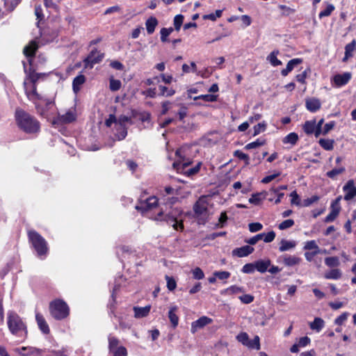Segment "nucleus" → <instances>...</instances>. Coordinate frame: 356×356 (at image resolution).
Listing matches in <instances>:
<instances>
[{
    "instance_id": "nucleus-3",
    "label": "nucleus",
    "mask_w": 356,
    "mask_h": 356,
    "mask_svg": "<svg viewBox=\"0 0 356 356\" xmlns=\"http://www.w3.org/2000/svg\"><path fill=\"white\" fill-rule=\"evenodd\" d=\"M28 236L38 255L39 257L45 256L48 252L46 240L34 230L29 231Z\"/></svg>"
},
{
    "instance_id": "nucleus-40",
    "label": "nucleus",
    "mask_w": 356,
    "mask_h": 356,
    "mask_svg": "<svg viewBox=\"0 0 356 356\" xmlns=\"http://www.w3.org/2000/svg\"><path fill=\"white\" fill-rule=\"evenodd\" d=\"M193 99L194 100L203 99L205 102H213L216 101L217 95L211 94L202 95L197 97H195Z\"/></svg>"
},
{
    "instance_id": "nucleus-54",
    "label": "nucleus",
    "mask_w": 356,
    "mask_h": 356,
    "mask_svg": "<svg viewBox=\"0 0 356 356\" xmlns=\"http://www.w3.org/2000/svg\"><path fill=\"white\" fill-rule=\"evenodd\" d=\"M348 315L349 314L348 312L341 314L334 320V323L338 325H342L347 320Z\"/></svg>"
},
{
    "instance_id": "nucleus-48",
    "label": "nucleus",
    "mask_w": 356,
    "mask_h": 356,
    "mask_svg": "<svg viewBox=\"0 0 356 356\" xmlns=\"http://www.w3.org/2000/svg\"><path fill=\"white\" fill-rule=\"evenodd\" d=\"M293 225H294V220L292 219H288V220H285L283 222H282L279 225L278 227L280 230H284V229L291 227Z\"/></svg>"
},
{
    "instance_id": "nucleus-26",
    "label": "nucleus",
    "mask_w": 356,
    "mask_h": 356,
    "mask_svg": "<svg viewBox=\"0 0 356 356\" xmlns=\"http://www.w3.org/2000/svg\"><path fill=\"white\" fill-rule=\"evenodd\" d=\"M341 271L338 268H334L326 272L324 277L327 280H339L341 277Z\"/></svg>"
},
{
    "instance_id": "nucleus-10",
    "label": "nucleus",
    "mask_w": 356,
    "mask_h": 356,
    "mask_svg": "<svg viewBox=\"0 0 356 356\" xmlns=\"http://www.w3.org/2000/svg\"><path fill=\"white\" fill-rule=\"evenodd\" d=\"M25 93L29 99L35 102L37 99H40L41 96L38 93L35 84L29 85L26 81H24Z\"/></svg>"
},
{
    "instance_id": "nucleus-41",
    "label": "nucleus",
    "mask_w": 356,
    "mask_h": 356,
    "mask_svg": "<svg viewBox=\"0 0 356 356\" xmlns=\"http://www.w3.org/2000/svg\"><path fill=\"white\" fill-rule=\"evenodd\" d=\"M334 10V6L332 4H327L326 8L319 13V18L321 19L323 17L330 16Z\"/></svg>"
},
{
    "instance_id": "nucleus-1",
    "label": "nucleus",
    "mask_w": 356,
    "mask_h": 356,
    "mask_svg": "<svg viewBox=\"0 0 356 356\" xmlns=\"http://www.w3.org/2000/svg\"><path fill=\"white\" fill-rule=\"evenodd\" d=\"M136 208L141 210L142 213L150 219L165 221L169 224L172 223V227L177 231L184 229L182 220H178L181 214V211L169 204L159 206L158 199L155 196L149 197L141 203L140 206H136Z\"/></svg>"
},
{
    "instance_id": "nucleus-39",
    "label": "nucleus",
    "mask_w": 356,
    "mask_h": 356,
    "mask_svg": "<svg viewBox=\"0 0 356 356\" xmlns=\"http://www.w3.org/2000/svg\"><path fill=\"white\" fill-rule=\"evenodd\" d=\"M159 89L161 92L160 95L162 96L171 97L175 93V90L161 85L159 86Z\"/></svg>"
},
{
    "instance_id": "nucleus-24",
    "label": "nucleus",
    "mask_w": 356,
    "mask_h": 356,
    "mask_svg": "<svg viewBox=\"0 0 356 356\" xmlns=\"http://www.w3.org/2000/svg\"><path fill=\"white\" fill-rule=\"evenodd\" d=\"M296 243L293 241H287L285 239H282L280 241L279 250L280 252H285L287 250H289L291 249H293L296 247Z\"/></svg>"
},
{
    "instance_id": "nucleus-51",
    "label": "nucleus",
    "mask_w": 356,
    "mask_h": 356,
    "mask_svg": "<svg viewBox=\"0 0 356 356\" xmlns=\"http://www.w3.org/2000/svg\"><path fill=\"white\" fill-rule=\"evenodd\" d=\"M302 59L300 58H293L289 61V63L286 65V67L291 72L293 68L300 64L302 63Z\"/></svg>"
},
{
    "instance_id": "nucleus-22",
    "label": "nucleus",
    "mask_w": 356,
    "mask_h": 356,
    "mask_svg": "<svg viewBox=\"0 0 356 356\" xmlns=\"http://www.w3.org/2000/svg\"><path fill=\"white\" fill-rule=\"evenodd\" d=\"M158 24V20L154 17H150L145 22L146 29L148 34H152Z\"/></svg>"
},
{
    "instance_id": "nucleus-47",
    "label": "nucleus",
    "mask_w": 356,
    "mask_h": 356,
    "mask_svg": "<svg viewBox=\"0 0 356 356\" xmlns=\"http://www.w3.org/2000/svg\"><path fill=\"white\" fill-rule=\"evenodd\" d=\"M222 10H216L215 13H211L209 15H206L203 17L205 19H210L211 21H215L217 18H220L222 16Z\"/></svg>"
},
{
    "instance_id": "nucleus-15",
    "label": "nucleus",
    "mask_w": 356,
    "mask_h": 356,
    "mask_svg": "<svg viewBox=\"0 0 356 356\" xmlns=\"http://www.w3.org/2000/svg\"><path fill=\"white\" fill-rule=\"evenodd\" d=\"M254 251V248L250 245H244L241 248H235L232 250V255L238 257H244L250 254Z\"/></svg>"
},
{
    "instance_id": "nucleus-58",
    "label": "nucleus",
    "mask_w": 356,
    "mask_h": 356,
    "mask_svg": "<svg viewBox=\"0 0 356 356\" xmlns=\"http://www.w3.org/2000/svg\"><path fill=\"white\" fill-rule=\"evenodd\" d=\"M239 299L244 304H250L254 300V297L250 294H245L239 296Z\"/></svg>"
},
{
    "instance_id": "nucleus-49",
    "label": "nucleus",
    "mask_w": 356,
    "mask_h": 356,
    "mask_svg": "<svg viewBox=\"0 0 356 356\" xmlns=\"http://www.w3.org/2000/svg\"><path fill=\"white\" fill-rule=\"evenodd\" d=\"M193 278L195 280H202L204 277V273L202 271V270L199 268L196 267L192 270Z\"/></svg>"
},
{
    "instance_id": "nucleus-55",
    "label": "nucleus",
    "mask_w": 356,
    "mask_h": 356,
    "mask_svg": "<svg viewBox=\"0 0 356 356\" xmlns=\"http://www.w3.org/2000/svg\"><path fill=\"white\" fill-rule=\"evenodd\" d=\"M165 280L167 281V287L170 291H173L175 289L177 286V284L175 280L168 275L165 276Z\"/></svg>"
},
{
    "instance_id": "nucleus-34",
    "label": "nucleus",
    "mask_w": 356,
    "mask_h": 356,
    "mask_svg": "<svg viewBox=\"0 0 356 356\" xmlns=\"http://www.w3.org/2000/svg\"><path fill=\"white\" fill-rule=\"evenodd\" d=\"M298 140V134L293 132V133H290L286 136H285L283 138L282 142L285 144L290 143L291 145H295L297 143Z\"/></svg>"
},
{
    "instance_id": "nucleus-13",
    "label": "nucleus",
    "mask_w": 356,
    "mask_h": 356,
    "mask_svg": "<svg viewBox=\"0 0 356 356\" xmlns=\"http://www.w3.org/2000/svg\"><path fill=\"white\" fill-rule=\"evenodd\" d=\"M351 79V74L350 72H345L342 74H339L333 77V82L337 87H341L346 85Z\"/></svg>"
},
{
    "instance_id": "nucleus-9",
    "label": "nucleus",
    "mask_w": 356,
    "mask_h": 356,
    "mask_svg": "<svg viewBox=\"0 0 356 356\" xmlns=\"http://www.w3.org/2000/svg\"><path fill=\"white\" fill-rule=\"evenodd\" d=\"M343 191L345 193L343 199L346 201H350L356 196V186L353 180H349L343 186Z\"/></svg>"
},
{
    "instance_id": "nucleus-59",
    "label": "nucleus",
    "mask_w": 356,
    "mask_h": 356,
    "mask_svg": "<svg viewBox=\"0 0 356 356\" xmlns=\"http://www.w3.org/2000/svg\"><path fill=\"white\" fill-rule=\"evenodd\" d=\"M263 228V225L259 222H252L249 224V229L251 232L260 231Z\"/></svg>"
},
{
    "instance_id": "nucleus-17",
    "label": "nucleus",
    "mask_w": 356,
    "mask_h": 356,
    "mask_svg": "<svg viewBox=\"0 0 356 356\" xmlns=\"http://www.w3.org/2000/svg\"><path fill=\"white\" fill-rule=\"evenodd\" d=\"M306 108L311 112H316L321 108V102L318 99L311 98L306 100Z\"/></svg>"
},
{
    "instance_id": "nucleus-7",
    "label": "nucleus",
    "mask_w": 356,
    "mask_h": 356,
    "mask_svg": "<svg viewBox=\"0 0 356 356\" xmlns=\"http://www.w3.org/2000/svg\"><path fill=\"white\" fill-rule=\"evenodd\" d=\"M209 202L207 196L200 197L193 207L195 214L197 216H207L209 215Z\"/></svg>"
},
{
    "instance_id": "nucleus-28",
    "label": "nucleus",
    "mask_w": 356,
    "mask_h": 356,
    "mask_svg": "<svg viewBox=\"0 0 356 356\" xmlns=\"http://www.w3.org/2000/svg\"><path fill=\"white\" fill-rule=\"evenodd\" d=\"M355 40H353L351 42L348 43L345 47V56L343 58V60H346L350 57L353 56V52L355 49Z\"/></svg>"
},
{
    "instance_id": "nucleus-36",
    "label": "nucleus",
    "mask_w": 356,
    "mask_h": 356,
    "mask_svg": "<svg viewBox=\"0 0 356 356\" xmlns=\"http://www.w3.org/2000/svg\"><path fill=\"white\" fill-rule=\"evenodd\" d=\"M265 143H266V140L264 139L258 138L255 141L247 144L245 146V149H251L257 148L261 145H264L265 144Z\"/></svg>"
},
{
    "instance_id": "nucleus-6",
    "label": "nucleus",
    "mask_w": 356,
    "mask_h": 356,
    "mask_svg": "<svg viewBox=\"0 0 356 356\" xmlns=\"http://www.w3.org/2000/svg\"><path fill=\"white\" fill-rule=\"evenodd\" d=\"M186 148L181 147L176 151V161L173 163V168L179 172H182L191 163V161L186 156Z\"/></svg>"
},
{
    "instance_id": "nucleus-29",
    "label": "nucleus",
    "mask_w": 356,
    "mask_h": 356,
    "mask_svg": "<svg viewBox=\"0 0 356 356\" xmlns=\"http://www.w3.org/2000/svg\"><path fill=\"white\" fill-rule=\"evenodd\" d=\"M115 137L118 140L124 139L127 135V128L125 126L116 127Z\"/></svg>"
},
{
    "instance_id": "nucleus-23",
    "label": "nucleus",
    "mask_w": 356,
    "mask_h": 356,
    "mask_svg": "<svg viewBox=\"0 0 356 356\" xmlns=\"http://www.w3.org/2000/svg\"><path fill=\"white\" fill-rule=\"evenodd\" d=\"M325 326V321L321 318L316 317L314 321L309 323V327L312 330L319 332Z\"/></svg>"
},
{
    "instance_id": "nucleus-64",
    "label": "nucleus",
    "mask_w": 356,
    "mask_h": 356,
    "mask_svg": "<svg viewBox=\"0 0 356 356\" xmlns=\"http://www.w3.org/2000/svg\"><path fill=\"white\" fill-rule=\"evenodd\" d=\"M265 235V233L259 234L252 238H250V240L248 241V243L250 245H254L256 244L259 240L262 239L264 236Z\"/></svg>"
},
{
    "instance_id": "nucleus-2",
    "label": "nucleus",
    "mask_w": 356,
    "mask_h": 356,
    "mask_svg": "<svg viewBox=\"0 0 356 356\" xmlns=\"http://www.w3.org/2000/svg\"><path fill=\"white\" fill-rule=\"evenodd\" d=\"M15 118L19 127L26 133L33 134L40 129L39 122L20 108L16 110Z\"/></svg>"
},
{
    "instance_id": "nucleus-46",
    "label": "nucleus",
    "mask_w": 356,
    "mask_h": 356,
    "mask_svg": "<svg viewBox=\"0 0 356 356\" xmlns=\"http://www.w3.org/2000/svg\"><path fill=\"white\" fill-rule=\"evenodd\" d=\"M184 16L182 15H177L174 18V26L177 31H179L183 24Z\"/></svg>"
},
{
    "instance_id": "nucleus-56",
    "label": "nucleus",
    "mask_w": 356,
    "mask_h": 356,
    "mask_svg": "<svg viewBox=\"0 0 356 356\" xmlns=\"http://www.w3.org/2000/svg\"><path fill=\"white\" fill-rule=\"evenodd\" d=\"M256 268L254 264H246L243 266L242 272L244 273H252Z\"/></svg>"
},
{
    "instance_id": "nucleus-52",
    "label": "nucleus",
    "mask_w": 356,
    "mask_h": 356,
    "mask_svg": "<svg viewBox=\"0 0 356 356\" xmlns=\"http://www.w3.org/2000/svg\"><path fill=\"white\" fill-rule=\"evenodd\" d=\"M234 155L239 159L245 161L246 164L249 163V156L243 152L236 150L234 152Z\"/></svg>"
},
{
    "instance_id": "nucleus-53",
    "label": "nucleus",
    "mask_w": 356,
    "mask_h": 356,
    "mask_svg": "<svg viewBox=\"0 0 356 356\" xmlns=\"http://www.w3.org/2000/svg\"><path fill=\"white\" fill-rule=\"evenodd\" d=\"M113 353V356H127V351L124 346H119L115 350L111 351Z\"/></svg>"
},
{
    "instance_id": "nucleus-30",
    "label": "nucleus",
    "mask_w": 356,
    "mask_h": 356,
    "mask_svg": "<svg viewBox=\"0 0 356 356\" xmlns=\"http://www.w3.org/2000/svg\"><path fill=\"white\" fill-rule=\"evenodd\" d=\"M278 54V51H273L267 57V60L273 66H278L282 65V62L277 58Z\"/></svg>"
},
{
    "instance_id": "nucleus-50",
    "label": "nucleus",
    "mask_w": 356,
    "mask_h": 356,
    "mask_svg": "<svg viewBox=\"0 0 356 356\" xmlns=\"http://www.w3.org/2000/svg\"><path fill=\"white\" fill-rule=\"evenodd\" d=\"M213 275L219 280H224L228 279L231 274L228 271H215Z\"/></svg>"
},
{
    "instance_id": "nucleus-4",
    "label": "nucleus",
    "mask_w": 356,
    "mask_h": 356,
    "mask_svg": "<svg viewBox=\"0 0 356 356\" xmlns=\"http://www.w3.org/2000/svg\"><path fill=\"white\" fill-rule=\"evenodd\" d=\"M49 312L53 318L56 320H62L69 316L70 309L63 300H56L50 302Z\"/></svg>"
},
{
    "instance_id": "nucleus-43",
    "label": "nucleus",
    "mask_w": 356,
    "mask_h": 356,
    "mask_svg": "<svg viewBox=\"0 0 356 356\" xmlns=\"http://www.w3.org/2000/svg\"><path fill=\"white\" fill-rule=\"evenodd\" d=\"M122 83L120 80L114 79L113 78L110 79L109 88L111 91H117L121 88Z\"/></svg>"
},
{
    "instance_id": "nucleus-44",
    "label": "nucleus",
    "mask_w": 356,
    "mask_h": 356,
    "mask_svg": "<svg viewBox=\"0 0 356 356\" xmlns=\"http://www.w3.org/2000/svg\"><path fill=\"white\" fill-rule=\"evenodd\" d=\"M266 123L265 122L257 124L254 127L253 136H255L261 132H264L266 129Z\"/></svg>"
},
{
    "instance_id": "nucleus-60",
    "label": "nucleus",
    "mask_w": 356,
    "mask_h": 356,
    "mask_svg": "<svg viewBox=\"0 0 356 356\" xmlns=\"http://www.w3.org/2000/svg\"><path fill=\"white\" fill-rule=\"evenodd\" d=\"M131 121V119L125 115L120 116L116 122V127L125 126V124Z\"/></svg>"
},
{
    "instance_id": "nucleus-19",
    "label": "nucleus",
    "mask_w": 356,
    "mask_h": 356,
    "mask_svg": "<svg viewBox=\"0 0 356 356\" xmlns=\"http://www.w3.org/2000/svg\"><path fill=\"white\" fill-rule=\"evenodd\" d=\"M151 306L147 305L144 307H134V316L136 318H140L147 316L150 312Z\"/></svg>"
},
{
    "instance_id": "nucleus-37",
    "label": "nucleus",
    "mask_w": 356,
    "mask_h": 356,
    "mask_svg": "<svg viewBox=\"0 0 356 356\" xmlns=\"http://www.w3.org/2000/svg\"><path fill=\"white\" fill-rule=\"evenodd\" d=\"M325 264L329 267H337L340 264L337 257H330L325 259Z\"/></svg>"
},
{
    "instance_id": "nucleus-33",
    "label": "nucleus",
    "mask_w": 356,
    "mask_h": 356,
    "mask_svg": "<svg viewBox=\"0 0 356 356\" xmlns=\"http://www.w3.org/2000/svg\"><path fill=\"white\" fill-rule=\"evenodd\" d=\"M344 171H345L344 167L334 168L332 170L328 171L326 173V175L332 179H336L337 176L342 174L343 172H344Z\"/></svg>"
},
{
    "instance_id": "nucleus-8",
    "label": "nucleus",
    "mask_w": 356,
    "mask_h": 356,
    "mask_svg": "<svg viewBox=\"0 0 356 356\" xmlns=\"http://www.w3.org/2000/svg\"><path fill=\"white\" fill-rule=\"evenodd\" d=\"M103 57L104 54H100L97 49H93L83 60L85 67L92 68L95 64L102 61Z\"/></svg>"
},
{
    "instance_id": "nucleus-16",
    "label": "nucleus",
    "mask_w": 356,
    "mask_h": 356,
    "mask_svg": "<svg viewBox=\"0 0 356 356\" xmlns=\"http://www.w3.org/2000/svg\"><path fill=\"white\" fill-rule=\"evenodd\" d=\"M35 320L37 321L38 325L40 328V330L44 333V334H49V325L44 319V316L36 312L35 314Z\"/></svg>"
},
{
    "instance_id": "nucleus-21",
    "label": "nucleus",
    "mask_w": 356,
    "mask_h": 356,
    "mask_svg": "<svg viewBox=\"0 0 356 356\" xmlns=\"http://www.w3.org/2000/svg\"><path fill=\"white\" fill-rule=\"evenodd\" d=\"M85 81L86 77L83 74H79L74 79L72 82V88L75 93H77L80 90L81 85H83Z\"/></svg>"
},
{
    "instance_id": "nucleus-5",
    "label": "nucleus",
    "mask_w": 356,
    "mask_h": 356,
    "mask_svg": "<svg viewBox=\"0 0 356 356\" xmlns=\"http://www.w3.org/2000/svg\"><path fill=\"white\" fill-rule=\"evenodd\" d=\"M7 318L8 327L12 334L17 335L24 332L26 334V327L18 314L10 312Z\"/></svg>"
},
{
    "instance_id": "nucleus-61",
    "label": "nucleus",
    "mask_w": 356,
    "mask_h": 356,
    "mask_svg": "<svg viewBox=\"0 0 356 356\" xmlns=\"http://www.w3.org/2000/svg\"><path fill=\"white\" fill-rule=\"evenodd\" d=\"M201 163H198L194 168L187 170L184 173L188 176H191L199 172Z\"/></svg>"
},
{
    "instance_id": "nucleus-38",
    "label": "nucleus",
    "mask_w": 356,
    "mask_h": 356,
    "mask_svg": "<svg viewBox=\"0 0 356 356\" xmlns=\"http://www.w3.org/2000/svg\"><path fill=\"white\" fill-rule=\"evenodd\" d=\"M108 348L110 351H113L118 348L119 340L111 335L108 336Z\"/></svg>"
},
{
    "instance_id": "nucleus-63",
    "label": "nucleus",
    "mask_w": 356,
    "mask_h": 356,
    "mask_svg": "<svg viewBox=\"0 0 356 356\" xmlns=\"http://www.w3.org/2000/svg\"><path fill=\"white\" fill-rule=\"evenodd\" d=\"M335 126V122L334 121H331L325 124L323 129V135H326L330 130H332Z\"/></svg>"
},
{
    "instance_id": "nucleus-42",
    "label": "nucleus",
    "mask_w": 356,
    "mask_h": 356,
    "mask_svg": "<svg viewBox=\"0 0 356 356\" xmlns=\"http://www.w3.org/2000/svg\"><path fill=\"white\" fill-rule=\"evenodd\" d=\"M243 291H244V290H243V289L242 287H240V286H236V285H233V286H231L230 287L226 289L224 291V293H227V294H229V295H231V294H236V293H242Z\"/></svg>"
},
{
    "instance_id": "nucleus-12",
    "label": "nucleus",
    "mask_w": 356,
    "mask_h": 356,
    "mask_svg": "<svg viewBox=\"0 0 356 356\" xmlns=\"http://www.w3.org/2000/svg\"><path fill=\"white\" fill-rule=\"evenodd\" d=\"M212 322V319L207 316H202L197 321H193L191 324V332L193 333L196 332L199 329L204 327V326L210 324Z\"/></svg>"
},
{
    "instance_id": "nucleus-25",
    "label": "nucleus",
    "mask_w": 356,
    "mask_h": 356,
    "mask_svg": "<svg viewBox=\"0 0 356 356\" xmlns=\"http://www.w3.org/2000/svg\"><path fill=\"white\" fill-rule=\"evenodd\" d=\"M256 269L261 273H265L268 268L270 266V261L268 260H259L254 263Z\"/></svg>"
},
{
    "instance_id": "nucleus-57",
    "label": "nucleus",
    "mask_w": 356,
    "mask_h": 356,
    "mask_svg": "<svg viewBox=\"0 0 356 356\" xmlns=\"http://www.w3.org/2000/svg\"><path fill=\"white\" fill-rule=\"evenodd\" d=\"M260 340L258 336H255L252 340L250 341L251 346H248L250 348H255L256 350L260 349Z\"/></svg>"
},
{
    "instance_id": "nucleus-20",
    "label": "nucleus",
    "mask_w": 356,
    "mask_h": 356,
    "mask_svg": "<svg viewBox=\"0 0 356 356\" xmlns=\"http://www.w3.org/2000/svg\"><path fill=\"white\" fill-rule=\"evenodd\" d=\"M38 49V44L35 42L31 41L28 45H26L23 50L24 54L27 57H32L35 55L36 50Z\"/></svg>"
},
{
    "instance_id": "nucleus-35",
    "label": "nucleus",
    "mask_w": 356,
    "mask_h": 356,
    "mask_svg": "<svg viewBox=\"0 0 356 356\" xmlns=\"http://www.w3.org/2000/svg\"><path fill=\"white\" fill-rule=\"evenodd\" d=\"M237 340L243 343L245 346H251L250 344V339H249V336L246 332H241L238 334L236 337Z\"/></svg>"
},
{
    "instance_id": "nucleus-27",
    "label": "nucleus",
    "mask_w": 356,
    "mask_h": 356,
    "mask_svg": "<svg viewBox=\"0 0 356 356\" xmlns=\"http://www.w3.org/2000/svg\"><path fill=\"white\" fill-rule=\"evenodd\" d=\"M340 210L338 208H335L334 207H332L330 206V213L325 217V220H324V222H333L336 218L338 216L339 212H340Z\"/></svg>"
},
{
    "instance_id": "nucleus-62",
    "label": "nucleus",
    "mask_w": 356,
    "mask_h": 356,
    "mask_svg": "<svg viewBox=\"0 0 356 356\" xmlns=\"http://www.w3.org/2000/svg\"><path fill=\"white\" fill-rule=\"evenodd\" d=\"M263 238L264 242L270 243L275 239V233L273 231L269 232L268 233L265 234Z\"/></svg>"
},
{
    "instance_id": "nucleus-14",
    "label": "nucleus",
    "mask_w": 356,
    "mask_h": 356,
    "mask_svg": "<svg viewBox=\"0 0 356 356\" xmlns=\"http://www.w3.org/2000/svg\"><path fill=\"white\" fill-rule=\"evenodd\" d=\"M279 260L286 266H293L298 265L300 262V259L294 255L284 254L279 258Z\"/></svg>"
},
{
    "instance_id": "nucleus-45",
    "label": "nucleus",
    "mask_w": 356,
    "mask_h": 356,
    "mask_svg": "<svg viewBox=\"0 0 356 356\" xmlns=\"http://www.w3.org/2000/svg\"><path fill=\"white\" fill-rule=\"evenodd\" d=\"M173 31L172 28H163L161 30V40L163 42H167V38L170 35V34Z\"/></svg>"
},
{
    "instance_id": "nucleus-11",
    "label": "nucleus",
    "mask_w": 356,
    "mask_h": 356,
    "mask_svg": "<svg viewBox=\"0 0 356 356\" xmlns=\"http://www.w3.org/2000/svg\"><path fill=\"white\" fill-rule=\"evenodd\" d=\"M75 107L70 108L65 114L58 115V120L62 123H71L76 119Z\"/></svg>"
},
{
    "instance_id": "nucleus-32",
    "label": "nucleus",
    "mask_w": 356,
    "mask_h": 356,
    "mask_svg": "<svg viewBox=\"0 0 356 356\" xmlns=\"http://www.w3.org/2000/svg\"><path fill=\"white\" fill-rule=\"evenodd\" d=\"M334 140L330 139H323L321 138L319 140L320 145L325 150L330 151L332 150L334 148Z\"/></svg>"
},
{
    "instance_id": "nucleus-31",
    "label": "nucleus",
    "mask_w": 356,
    "mask_h": 356,
    "mask_svg": "<svg viewBox=\"0 0 356 356\" xmlns=\"http://www.w3.org/2000/svg\"><path fill=\"white\" fill-rule=\"evenodd\" d=\"M316 128V126L315 120L307 121L303 126V129L307 134H312Z\"/></svg>"
},
{
    "instance_id": "nucleus-18",
    "label": "nucleus",
    "mask_w": 356,
    "mask_h": 356,
    "mask_svg": "<svg viewBox=\"0 0 356 356\" xmlns=\"http://www.w3.org/2000/svg\"><path fill=\"white\" fill-rule=\"evenodd\" d=\"M178 307L177 306L171 307L168 312V318L173 327H176L179 323V317L177 315Z\"/></svg>"
}]
</instances>
